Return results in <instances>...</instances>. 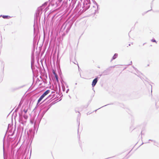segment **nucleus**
<instances>
[{"instance_id": "nucleus-3", "label": "nucleus", "mask_w": 159, "mask_h": 159, "mask_svg": "<svg viewBox=\"0 0 159 159\" xmlns=\"http://www.w3.org/2000/svg\"><path fill=\"white\" fill-rule=\"evenodd\" d=\"M2 17L3 18H4V19H5V18L8 19L10 17L8 16H2Z\"/></svg>"}, {"instance_id": "nucleus-1", "label": "nucleus", "mask_w": 159, "mask_h": 159, "mask_svg": "<svg viewBox=\"0 0 159 159\" xmlns=\"http://www.w3.org/2000/svg\"><path fill=\"white\" fill-rule=\"evenodd\" d=\"M50 92V90H46L40 97L38 101V103H39L43 98L46 95H47Z\"/></svg>"}, {"instance_id": "nucleus-5", "label": "nucleus", "mask_w": 159, "mask_h": 159, "mask_svg": "<svg viewBox=\"0 0 159 159\" xmlns=\"http://www.w3.org/2000/svg\"><path fill=\"white\" fill-rule=\"evenodd\" d=\"M53 73L55 75V77L56 78V79L57 80V79L58 78H57V75L55 74V73L54 72H53Z\"/></svg>"}, {"instance_id": "nucleus-4", "label": "nucleus", "mask_w": 159, "mask_h": 159, "mask_svg": "<svg viewBox=\"0 0 159 159\" xmlns=\"http://www.w3.org/2000/svg\"><path fill=\"white\" fill-rule=\"evenodd\" d=\"M117 56H118V54H115L113 57V59H116L117 57Z\"/></svg>"}, {"instance_id": "nucleus-2", "label": "nucleus", "mask_w": 159, "mask_h": 159, "mask_svg": "<svg viewBox=\"0 0 159 159\" xmlns=\"http://www.w3.org/2000/svg\"><path fill=\"white\" fill-rule=\"evenodd\" d=\"M98 81V78H95L93 81L92 83V86L93 87H94Z\"/></svg>"}, {"instance_id": "nucleus-6", "label": "nucleus", "mask_w": 159, "mask_h": 159, "mask_svg": "<svg viewBox=\"0 0 159 159\" xmlns=\"http://www.w3.org/2000/svg\"><path fill=\"white\" fill-rule=\"evenodd\" d=\"M152 41V42H156V43H157L156 40H155V39H152L151 40Z\"/></svg>"}, {"instance_id": "nucleus-7", "label": "nucleus", "mask_w": 159, "mask_h": 159, "mask_svg": "<svg viewBox=\"0 0 159 159\" xmlns=\"http://www.w3.org/2000/svg\"><path fill=\"white\" fill-rule=\"evenodd\" d=\"M61 1H62V0H61Z\"/></svg>"}]
</instances>
